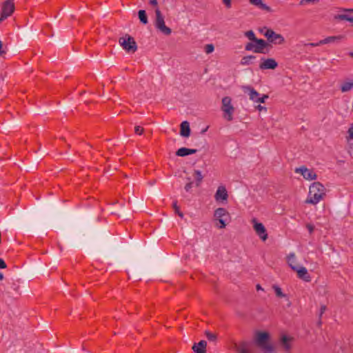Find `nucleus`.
Segmentation results:
<instances>
[{
	"label": "nucleus",
	"mask_w": 353,
	"mask_h": 353,
	"mask_svg": "<svg viewBox=\"0 0 353 353\" xmlns=\"http://www.w3.org/2000/svg\"><path fill=\"white\" fill-rule=\"evenodd\" d=\"M325 196V188L320 182H314L310 186L307 203L316 204Z\"/></svg>",
	"instance_id": "1"
},
{
	"label": "nucleus",
	"mask_w": 353,
	"mask_h": 353,
	"mask_svg": "<svg viewBox=\"0 0 353 353\" xmlns=\"http://www.w3.org/2000/svg\"><path fill=\"white\" fill-rule=\"evenodd\" d=\"M270 334L267 332L258 331L255 334L254 342L265 353H274V346L269 343Z\"/></svg>",
	"instance_id": "2"
},
{
	"label": "nucleus",
	"mask_w": 353,
	"mask_h": 353,
	"mask_svg": "<svg viewBox=\"0 0 353 353\" xmlns=\"http://www.w3.org/2000/svg\"><path fill=\"white\" fill-rule=\"evenodd\" d=\"M259 31L263 34L270 43L280 45L285 42V39L281 34L276 33L270 28L263 27V28H260Z\"/></svg>",
	"instance_id": "3"
},
{
	"label": "nucleus",
	"mask_w": 353,
	"mask_h": 353,
	"mask_svg": "<svg viewBox=\"0 0 353 353\" xmlns=\"http://www.w3.org/2000/svg\"><path fill=\"white\" fill-rule=\"evenodd\" d=\"M119 43L127 52L134 53L137 50V45L134 39L128 34L119 38Z\"/></svg>",
	"instance_id": "4"
},
{
	"label": "nucleus",
	"mask_w": 353,
	"mask_h": 353,
	"mask_svg": "<svg viewBox=\"0 0 353 353\" xmlns=\"http://www.w3.org/2000/svg\"><path fill=\"white\" fill-rule=\"evenodd\" d=\"M221 110L223 112V117L230 121L233 119L234 108L232 105V99L230 97H224L221 101Z\"/></svg>",
	"instance_id": "5"
},
{
	"label": "nucleus",
	"mask_w": 353,
	"mask_h": 353,
	"mask_svg": "<svg viewBox=\"0 0 353 353\" xmlns=\"http://www.w3.org/2000/svg\"><path fill=\"white\" fill-rule=\"evenodd\" d=\"M290 268L297 273L298 278L305 282L311 281V276L305 267H299L297 265H292L290 263Z\"/></svg>",
	"instance_id": "6"
},
{
	"label": "nucleus",
	"mask_w": 353,
	"mask_h": 353,
	"mask_svg": "<svg viewBox=\"0 0 353 353\" xmlns=\"http://www.w3.org/2000/svg\"><path fill=\"white\" fill-rule=\"evenodd\" d=\"M253 228L256 234L263 240L265 241L268 239L267 230L262 223L256 221V219H252Z\"/></svg>",
	"instance_id": "7"
},
{
	"label": "nucleus",
	"mask_w": 353,
	"mask_h": 353,
	"mask_svg": "<svg viewBox=\"0 0 353 353\" xmlns=\"http://www.w3.org/2000/svg\"><path fill=\"white\" fill-rule=\"evenodd\" d=\"M295 172L301 173L304 179L307 180H314L317 178V175L312 170L307 169L305 166L296 168Z\"/></svg>",
	"instance_id": "8"
},
{
	"label": "nucleus",
	"mask_w": 353,
	"mask_h": 353,
	"mask_svg": "<svg viewBox=\"0 0 353 353\" xmlns=\"http://www.w3.org/2000/svg\"><path fill=\"white\" fill-rule=\"evenodd\" d=\"M261 60L263 61L259 65L261 70H274L278 67V63L272 58L267 59L262 58Z\"/></svg>",
	"instance_id": "9"
},
{
	"label": "nucleus",
	"mask_w": 353,
	"mask_h": 353,
	"mask_svg": "<svg viewBox=\"0 0 353 353\" xmlns=\"http://www.w3.org/2000/svg\"><path fill=\"white\" fill-rule=\"evenodd\" d=\"M14 8L13 0H6L2 5L1 13L10 17L14 12Z\"/></svg>",
	"instance_id": "10"
},
{
	"label": "nucleus",
	"mask_w": 353,
	"mask_h": 353,
	"mask_svg": "<svg viewBox=\"0 0 353 353\" xmlns=\"http://www.w3.org/2000/svg\"><path fill=\"white\" fill-rule=\"evenodd\" d=\"M255 48L254 50V52L255 53H266L264 50L265 48L268 46H270L269 43L262 39H257L255 41Z\"/></svg>",
	"instance_id": "11"
},
{
	"label": "nucleus",
	"mask_w": 353,
	"mask_h": 353,
	"mask_svg": "<svg viewBox=\"0 0 353 353\" xmlns=\"http://www.w3.org/2000/svg\"><path fill=\"white\" fill-rule=\"evenodd\" d=\"M214 198L216 201H226L228 199V194L225 186H219L215 193Z\"/></svg>",
	"instance_id": "12"
},
{
	"label": "nucleus",
	"mask_w": 353,
	"mask_h": 353,
	"mask_svg": "<svg viewBox=\"0 0 353 353\" xmlns=\"http://www.w3.org/2000/svg\"><path fill=\"white\" fill-rule=\"evenodd\" d=\"M243 91L244 92L248 94L250 100L253 101L254 102H256L257 99H259L260 94L256 90L254 89V88L250 85L244 86Z\"/></svg>",
	"instance_id": "13"
},
{
	"label": "nucleus",
	"mask_w": 353,
	"mask_h": 353,
	"mask_svg": "<svg viewBox=\"0 0 353 353\" xmlns=\"http://www.w3.org/2000/svg\"><path fill=\"white\" fill-rule=\"evenodd\" d=\"M190 123L187 121H183L180 125V135L183 137H188L190 135Z\"/></svg>",
	"instance_id": "14"
},
{
	"label": "nucleus",
	"mask_w": 353,
	"mask_h": 353,
	"mask_svg": "<svg viewBox=\"0 0 353 353\" xmlns=\"http://www.w3.org/2000/svg\"><path fill=\"white\" fill-rule=\"evenodd\" d=\"M207 342L204 340L200 341L198 343H194L192 350L195 353H206Z\"/></svg>",
	"instance_id": "15"
},
{
	"label": "nucleus",
	"mask_w": 353,
	"mask_h": 353,
	"mask_svg": "<svg viewBox=\"0 0 353 353\" xmlns=\"http://www.w3.org/2000/svg\"><path fill=\"white\" fill-rule=\"evenodd\" d=\"M197 152L196 149H190L187 148H181L176 152V155L178 157H186L188 155L195 154Z\"/></svg>",
	"instance_id": "16"
},
{
	"label": "nucleus",
	"mask_w": 353,
	"mask_h": 353,
	"mask_svg": "<svg viewBox=\"0 0 353 353\" xmlns=\"http://www.w3.org/2000/svg\"><path fill=\"white\" fill-rule=\"evenodd\" d=\"M343 38V36H342V35L327 37L325 38L324 39L320 40L319 41V44L323 45V44H327V43H330L339 42Z\"/></svg>",
	"instance_id": "17"
},
{
	"label": "nucleus",
	"mask_w": 353,
	"mask_h": 353,
	"mask_svg": "<svg viewBox=\"0 0 353 353\" xmlns=\"http://www.w3.org/2000/svg\"><path fill=\"white\" fill-rule=\"evenodd\" d=\"M214 218L226 219V217H229L230 215L226 209L219 208L214 211Z\"/></svg>",
	"instance_id": "18"
},
{
	"label": "nucleus",
	"mask_w": 353,
	"mask_h": 353,
	"mask_svg": "<svg viewBox=\"0 0 353 353\" xmlns=\"http://www.w3.org/2000/svg\"><path fill=\"white\" fill-rule=\"evenodd\" d=\"M155 14H156V19H155V21H154L155 27L165 23L164 17L163 16L159 8H157L155 10Z\"/></svg>",
	"instance_id": "19"
},
{
	"label": "nucleus",
	"mask_w": 353,
	"mask_h": 353,
	"mask_svg": "<svg viewBox=\"0 0 353 353\" xmlns=\"http://www.w3.org/2000/svg\"><path fill=\"white\" fill-rule=\"evenodd\" d=\"M155 14H156V19H155V21H154L155 27L165 23L164 17L163 16L159 8H157L155 10Z\"/></svg>",
	"instance_id": "20"
},
{
	"label": "nucleus",
	"mask_w": 353,
	"mask_h": 353,
	"mask_svg": "<svg viewBox=\"0 0 353 353\" xmlns=\"http://www.w3.org/2000/svg\"><path fill=\"white\" fill-rule=\"evenodd\" d=\"M292 340V338L288 337L286 335H283L281 339V343L284 349L286 351H289L291 349V345L290 342Z\"/></svg>",
	"instance_id": "21"
},
{
	"label": "nucleus",
	"mask_w": 353,
	"mask_h": 353,
	"mask_svg": "<svg viewBox=\"0 0 353 353\" xmlns=\"http://www.w3.org/2000/svg\"><path fill=\"white\" fill-rule=\"evenodd\" d=\"M156 28L159 30L164 35L168 36L171 34L172 30L169 27L165 26V23L161 24L156 27Z\"/></svg>",
	"instance_id": "22"
},
{
	"label": "nucleus",
	"mask_w": 353,
	"mask_h": 353,
	"mask_svg": "<svg viewBox=\"0 0 353 353\" xmlns=\"http://www.w3.org/2000/svg\"><path fill=\"white\" fill-rule=\"evenodd\" d=\"M156 28L159 30L164 35L168 36L171 34L172 30L169 27L165 26V23L161 24L156 27Z\"/></svg>",
	"instance_id": "23"
},
{
	"label": "nucleus",
	"mask_w": 353,
	"mask_h": 353,
	"mask_svg": "<svg viewBox=\"0 0 353 353\" xmlns=\"http://www.w3.org/2000/svg\"><path fill=\"white\" fill-rule=\"evenodd\" d=\"M138 17L140 20V22L142 23L143 24L145 25L148 23V16H147L145 10H139Z\"/></svg>",
	"instance_id": "24"
},
{
	"label": "nucleus",
	"mask_w": 353,
	"mask_h": 353,
	"mask_svg": "<svg viewBox=\"0 0 353 353\" xmlns=\"http://www.w3.org/2000/svg\"><path fill=\"white\" fill-rule=\"evenodd\" d=\"M255 59L256 56L254 55L245 56L241 59L240 63L242 65H248L251 63V61Z\"/></svg>",
	"instance_id": "25"
},
{
	"label": "nucleus",
	"mask_w": 353,
	"mask_h": 353,
	"mask_svg": "<svg viewBox=\"0 0 353 353\" xmlns=\"http://www.w3.org/2000/svg\"><path fill=\"white\" fill-rule=\"evenodd\" d=\"M194 175L195 176L196 180V186L199 187L203 181V176L201 174V172L197 170H194Z\"/></svg>",
	"instance_id": "26"
},
{
	"label": "nucleus",
	"mask_w": 353,
	"mask_h": 353,
	"mask_svg": "<svg viewBox=\"0 0 353 353\" xmlns=\"http://www.w3.org/2000/svg\"><path fill=\"white\" fill-rule=\"evenodd\" d=\"M227 219L214 218L215 226L218 228H225L226 226Z\"/></svg>",
	"instance_id": "27"
},
{
	"label": "nucleus",
	"mask_w": 353,
	"mask_h": 353,
	"mask_svg": "<svg viewBox=\"0 0 353 353\" xmlns=\"http://www.w3.org/2000/svg\"><path fill=\"white\" fill-rule=\"evenodd\" d=\"M334 19L337 20H346L353 23V16H350L345 14H340L334 16Z\"/></svg>",
	"instance_id": "28"
},
{
	"label": "nucleus",
	"mask_w": 353,
	"mask_h": 353,
	"mask_svg": "<svg viewBox=\"0 0 353 353\" xmlns=\"http://www.w3.org/2000/svg\"><path fill=\"white\" fill-rule=\"evenodd\" d=\"M353 88V82L348 81L343 83L341 86V90L343 92L350 91Z\"/></svg>",
	"instance_id": "29"
},
{
	"label": "nucleus",
	"mask_w": 353,
	"mask_h": 353,
	"mask_svg": "<svg viewBox=\"0 0 353 353\" xmlns=\"http://www.w3.org/2000/svg\"><path fill=\"white\" fill-rule=\"evenodd\" d=\"M205 335L210 341L215 342L217 339V335L214 333L210 332V331H205Z\"/></svg>",
	"instance_id": "30"
},
{
	"label": "nucleus",
	"mask_w": 353,
	"mask_h": 353,
	"mask_svg": "<svg viewBox=\"0 0 353 353\" xmlns=\"http://www.w3.org/2000/svg\"><path fill=\"white\" fill-rule=\"evenodd\" d=\"M19 283H20V279H17V281H14L12 283V286H11V289L15 292L16 293H19V290H20V285H19Z\"/></svg>",
	"instance_id": "31"
},
{
	"label": "nucleus",
	"mask_w": 353,
	"mask_h": 353,
	"mask_svg": "<svg viewBox=\"0 0 353 353\" xmlns=\"http://www.w3.org/2000/svg\"><path fill=\"white\" fill-rule=\"evenodd\" d=\"M245 36L250 41L254 42L258 38L256 37L253 30H248L245 32Z\"/></svg>",
	"instance_id": "32"
},
{
	"label": "nucleus",
	"mask_w": 353,
	"mask_h": 353,
	"mask_svg": "<svg viewBox=\"0 0 353 353\" xmlns=\"http://www.w3.org/2000/svg\"><path fill=\"white\" fill-rule=\"evenodd\" d=\"M272 288L274 290L276 296H278L279 298H282V297H285L286 296L285 294L283 293L281 288L280 287H279L278 285H274Z\"/></svg>",
	"instance_id": "33"
},
{
	"label": "nucleus",
	"mask_w": 353,
	"mask_h": 353,
	"mask_svg": "<svg viewBox=\"0 0 353 353\" xmlns=\"http://www.w3.org/2000/svg\"><path fill=\"white\" fill-rule=\"evenodd\" d=\"M173 209L174 210V212L176 214H177L181 218L183 217V214L182 212L180 211L179 207L177 205V201H174L172 203Z\"/></svg>",
	"instance_id": "34"
},
{
	"label": "nucleus",
	"mask_w": 353,
	"mask_h": 353,
	"mask_svg": "<svg viewBox=\"0 0 353 353\" xmlns=\"http://www.w3.org/2000/svg\"><path fill=\"white\" fill-rule=\"evenodd\" d=\"M288 263L290 267V263L292 265H296L295 254L294 253H291V254H290L288 255Z\"/></svg>",
	"instance_id": "35"
},
{
	"label": "nucleus",
	"mask_w": 353,
	"mask_h": 353,
	"mask_svg": "<svg viewBox=\"0 0 353 353\" xmlns=\"http://www.w3.org/2000/svg\"><path fill=\"white\" fill-rule=\"evenodd\" d=\"M214 50V46L213 44H207L205 46V52L206 54H210Z\"/></svg>",
	"instance_id": "36"
},
{
	"label": "nucleus",
	"mask_w": 353,
	"mask_h": 353,
	"mask_svg": "<svg viewBox=\"0 0 353 353\" xmlns=\"http://www.w3.org/2000/svg\"><path fill=\"white\" fill-rule=\"evenodd\" d=\"M348 136L347 137V141H350V140H353V124L347 130Z\"/></svg>",
	"instance_id": "37"
},
{
	"label": "nucleus",
	"mask_w": 353,
	"mask_h": 353,
	"mask_svg": "<svg viewBox=\"0 0 353 353\" xmlns=\"http://www.w3.org/2000/svg\"><path fill=\"white\" fill-rule=\"evenodd\" d=\"M255 45L251 42L248 43L245 46V50L246 51H253L254 50Z\"/></svg>",
	"instance_id": "38"
},
{
	"label": "nucleus",
	"mask_w": 353,
	"mask_h": 353,
	"mask_svg": "<svg viewBox=\"0 0 353 353\" xmlns=\"http://www.w3.org/2000/svg\"><path fill=\"white\" fill-rule=\"evenodd\" d=\"M144 132V129L143 128L139 126V125H137L135 126L134 128V132L137 134H139V135H141Z\"/></svg>",
	"instance_id": "39"
},
{
	"label": "nucleus",
	"mask_w": 353,
	"mask_h": 353,
	"mask_svg": "<svg viewBox=\"0 0 353 353\" xmlns=\"http://www.w3.org/2000/svg\"><path fill=\"white\" fill-rule=\"evenodd\" d=\"M269 96L268 94H263L261 97H259V99H257L256 102L257 103H265V99H268Z\"/></svg>",
	"instance_id": "40"
},
{
	"label": "nucleus",
	"mask_w": 353,
	"mask_h": 353,
	"mask_svg": "<svg viewBox=\"0 0 353 353\" xmlns=\"http://www.w3.org/2000/svg\"><path fill=\"white\" fill-rule=\"evenodd\" d=\"M223 3L227 8H230L232 7V0H222Z\"/></svg>",
	"instance_id": "41"
},
{
	"label": "nucleus",
	"mask_w": 353,
	"mask_h": 353,
	"mask_svg": "<svg viewBox=\"0 0 353 353\" xmlns=\"http://www.w3.org/2000/svg\"><path fill=\"white\" fill-rule=\"evenodd\" d=\"M192 185H193V182L192 181H189L186 183V185H185V190L186 192H190L191 188H192Z\"/></svg>",
	"instance_id": "42"
},
{
	"label": "nucleus",
	"mask_w": 353,
	"mask_h": 353,
	"mask_svg": "<svg viewBox=\"0 0 353 353\" xmlns=\"http://www.w3.org/2000/svg\"><path fill=\"white\" fill-rule=\"evenodd\" d=\"M306 228L308 230L310 234H312L314 230V225L310 223L306 225Z\"/></svg>",
	"instance_id": "43"
},
{
	"label": "nucleus",
	"mask_w": 353,
	"mask_h": 353,
	"mask_svg": "<svg viewBox=\"0 0 353 353\" xmlns=\"http://www.w3.org/2000/svg\"><path fill=\"white\" fill-rule=\"evenodd\" d=\"M258 6L263 10H266L268 11L270 10V8L269 6H268L266 4L263 3L262 1H261V4L259 5Z\"/></svg>",
	"instance_id": "44"
},
{
	"label": "nucleus",
	"mask_w": 353,
	"mask_h": 353,
	"mask_svg": "<svg viewBox=\"0 0 353 353\" xmlns=\"http://www.w3.org/2000/svg\"><path fill=\"white\" fill-rule=\"evenodd\" d=\"M249 1L252 4L256 6L261 4V0H249Z\"/></svg>",
	"instance_id": "45"
},
{
	"label": "nucleus",
	"mask_w": 353,
	"mask_h": 353,
	"mask_svg": "<svg viewBox=\"0 0 353 353\" xmlns=\"http://www.w3.org/2000/svg\"><path fill=\"white\" fill-rule=\"evenodd\" d=\"M317 0H301L300 5H305L306 3H308L310 2H314Z\"/></svg>",
	"instance_id": "46"
},
{
	"label": "nucleus",
	"mask_w": 353,
	"mask_h": 353,
	"mask_svg": "<svg viewBox=\"0 0 353 353\" xmlns=\"http://www.w3.org/2000/svg\"><path fill=\"white\" fill-rule=\"evenodd\" d=\"M6 268V263L4 261L3 259H0V269Z\"/></svg>",
	"instance_id": "47"
},
{
	"label": "nucleus",
	"mask_w": 353,
	"mask_h": 353,
	"mask_svg": "<svg viewBox=\"0 0 353 353\" xmlns=\"http://www.w3.org/2000/svg\"><path fill=\"white\" fill-rule=\"evenodd\" d=\"M326 310V306L325 305H321V309H320V314H319V317L321 318L322 314L325 312V311Z\"/></svg>",
	"instance_id": "48"
},
{
	"label": "nucleus",
	"mask_w": 353,
	"mask_h": 353,
	"mask_svg": "<svg viewBox=\"0 0 353 353\" xmlns=\"http://www.w3.org/2000/svg\"><path fill=\"white\" fill-rule=\"evenodd\" d=\"M2 48H3V43L0 40V55H3V54H6V51L3 50Z\"/></svg>",
	"instance_id": "49"
},
{
	"label": "nucleus",
	"mask_w": 353,
	"mask_h": 353,
	"mask_svg": "<svg viewBox=\"0 0 353 353\" xmlns=\"http://www.w3.org/2000/svg\"><path fill=\"white\" fill-rule=\"evenodd\" d=\"M8 17L6 16V14H3L2 13H1V17H0V23L6 19H7Z\"/></svg>",
	"instance_id": "50"
},
{
	"label": "nucleus",
	"mask_w": 353,
	"mask_h": 353,
	"mask_svg": "<svg viewBox=\"0 0 353 353\" xmlns=\"http://www.w3.org/2000/svg\"><path fill=\"white\" fill-rule=\"evenodd\" d=\"M149 3L152 6H157L158 4L157 0H150L149 1Z\"/></svg>",
	"instance_id": "51"
},
{
	"label": "nucleus",
	"mask_w": 353,
	"mask_h": 353,
	"mask_svg": "<svg viewBox=\"0 0 353 353\" xmlns=\"http://www.w3.org/2000/svg\"><path fill=\"white\" fill-rule=\"evenodd\" d=\"M321 44H319V42L317 43H307L305 44V46H312V47H316V46H321Z\"/></svg>",
	"instance_id": "52"
},
{
	"label": "nucleus",
	"mask_w": 353,
	"mask_h": 353,
	"mask_svg": "<svg viewBox=\"0 0 353 353\" xmlns=\"http://www.w3.org/2000/svg\"><path fill=\"white\" fill-rule=\"evenodd\" d=\"M238 351L239 353H250L244 347L238 349Z\"/></svg>",
	"instance_id": "53"
},
{
	"label": "nucleus",
	"mask_w": 353,
	"mask_h": 353,
	"mask_svg": "<svg viewBox=\"0 0 353 353\" xmlns=\"http://www.w3.org/2000/svg\"><path fill=\"white\" fill-rule=\"evenodd\" d=\"M256 108L257 110H259V111H261V110H266V108H265V107L262 106V105H260V104H259V105H256Z\"/></svg>",
	"instance_id": "54"
},
{
	"label": "nucleus",
	"mask_w": 353,
	"mask_h": 353,
	"mask_svg": "<svg viewBox=\"0 0 353 353\" xmlns=\"http://www.w3.org/2000/svg\"><path fill=\"white\" fill-rule=\"evenodd\" d=\"M208 129V127L205 128V129L202 130L201 133H205Z\"/></svg>",
	"instance_id": "55"
},
{
	"label": "nucleus",
	"mask_w": 353,
	"mask_h": 353,
	"mask_svg": "<svg viewBox=\"0 0 353 353\" xmlns=\"http://www.w3.org/2000/svg\"><path fill=\"white\" fill-rule=\"evenodd\" d=\"M3 274L1 272H0V280H3Z\"/></svg>",
	"instance_id": "56"
},
{
	"label": "nucleus",
	"mask_w": 353,
	"mask_h": 353,
	"mask_svg": "<svg viewBox=\"0 0 353 353\" xmlns=\"http://www.w3.org/2000/svg\"><path fill=\"white\" fill-rule=\"evenodd\" d=\"M256 289L259 290H262V288L261 287V285L259 284H258L256 285Z\"/></svg>",
	"instance_id": "57"
},
{
	"label": "nucleus",
	"mask_w": 353,
	"mask_h": 353,
	"mask_svg": "<svg viewBox=\"0 0 353 353\" xmlns=\"http://www.w3.org/2000/svg\"><path fill=\"white\" fill-rule=\"evenodd\" d=\"M345 11L353 12V9H346V10H345Z\"/></svg>",
	"instance_id": "58"
},
{
	"label": "nucleus",
	"mask_w": 353,
	"mask_h": 353,
	"mask_svg": "<svg viewBox=\"0 0 353 353\" xmlns=\"http://www.w3.org/2000/svg\"><path fill=\"white\" fill-rule=\"evenodd\" d=\"M350 56L353 58V51L349 53Z\"/></svg>",
	"instance_id": "59"
},
{
	"label": "nucleus",
	"mask_w": 353,
	"mask_h": 353,
	"mask_svg": "<svg viewBox=\"0 0 353 353\" xmlns=\"http://www.w3.org/2000/svg\"><path fill=\"white\" fill-rule=\"evenodd\" d=\"M187 180H188V182H189V181H191V178H190V177H188V178H187Z\"/></svg>",
	"instance_id": "60"
}]
</instances>
